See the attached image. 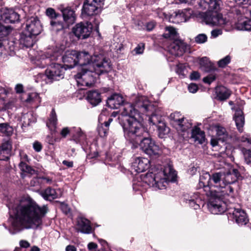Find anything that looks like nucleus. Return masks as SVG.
I'll return each mask as SVG.
<instances>
[{"mask_svg": "<svg viewBox=\"0 0 251 251\" xmlns=\"http://www.w3.org/2000/svg\"><path fill=\"white\" fill-rule=\"evenodd\" d=\"M231 58L230 56L227 55L224 58L220 60L218 62V66L220 67L224 68L226 67L230 62Z\"/></svg>", "mask_w": 251, "mask_h": 251, "instance_id": "nucleus-48", "label": "nucleus"}, {"mask_svg": "<svg viewBox=\"0 0 251 251\" xmlns=\"http://www.w3.org/2000/svg\"><path fill=\"white\" fill-rule=\"evenodd\" d=\"M163 36L165 38H175L177 36L176 29L172 26H166Z\"/></svg>", "mask_w": 251, "mask_h": 251, "instance_id": "nucleus-40", "label": "nucleus"}, {"mask_svg": "<svg viewBox=\"0 0 251 251\" xmlns=\"http://www.w3.org/2000/svg\"><path fill=\"white\" fill-rule=\"evenodd\" d=\"M179 113L176 112L170 115V118L174 122L176 129L179 131H185L191 127V124L187 120L182 118H178Z\"/></svg>", "mask_w": 251, "mask_h": 251, "instance_id": "nucleus-20", "label": "nucleus"}, {"mask_svg": "<svg viewBox=\"0 0 251 251\" xmlns=\"http://www.w3.org/2000/svg\"><path fill=\"white\" fill-rule=\"evenodd\" d=\"M61 51H54L50 56L45 55V63L52 61L62 59L63 65L67 69L74 68L76 65L81 67L80 71L75 75L78 86H91L95 82L97 75L107 73L111 69L108 60L102 55H91L88 52H78L76 50H67L61 56Z\"/></svg>", "mask_w": 251, "mask_h": 251, "instance_id": "nucleus-1", "label": "nucleus"}, {"mask_svg": "<svg viewBox=\"0 0 251 251\" xmlns=\"http://www.w3.org/2000/svg\"><path fill=\"white\" fill-rule=\"evenodd\" d=\"M11 149L12 145L11 142L9 141L4 142L0 146V160H8Z\"/></svg>", "mask_w": 251, "mask_h": 251, "instance_id": "nucleus-25", "label": "nucleus"}, {"mask_svg": "<svg viewBox=\"0 0 251 251\" xmlns=\"http://www.w3.org/2000/svg\"><path fill=\"white\" fill-rule=\"evenodd\" d=\"M126 103H124L123 97L118 94H114L109 97L107 100V105L112 109H117L122 105L121 112L122 111L124 106Z\"/></svg>", "mask_w": 251, "mask_h": 251, "instance_id": "nucleus-23", "label": "nucleus"}, {"mask_svg": "<svg viewBox=\"0 0 251 251\" xmlns=\"http://www.w3.org/2000/svg\"><path fill=\"white\" fill-rule=\"evenodd\" d=\"M40 183V177H34L30 181V185L32 186L39 185Z\"/></svg>", "mask_w": 251, "mask_h": 251, "instance_id": "nucleus-58", "label": "nucleus"}, {"mask_svg": "<svg viewBox=\"0 0 251 251\" xmlns=\"http://www.w3.org/2000/svg\"><path fill=\"white\" fill-rule=\"evenodd\" d=\"M87 100L93 106L98 105L101 101L100 93L97 91H90L87 94Z\"/></svg>", "mask_w": 251, "mask_h": 251, "instance_id": "nucleus-31", "label": "nucleus"}, {"mask_svg": "<svg viewBox=\"0 0 251 251\" xmlns=\"http://www.w3.org/2000/svg\"><path fill=\"white\" fill-rule=\"evenodd\" d=\"M183 15L186 22L191 18H195L198 21L206 25H214L223 24L224 21L221 19L220 15L216 13L209 15L207 13H202L199 10L194 11L191 8H185L181 10Z\"/></svg>", "mask_w": 251, "mask_h": 251, "instance_id": "nucleus-8", "label": "nucleus"}, {"mask_svg": "<svg viewBox=\"0 0 251 251\" xmlns=\"http://www.w3.org/2000/svg\"><path fill=\"white\" fill-rule=\"evenodd\" d=\"M216 75L214 74L209 75L208 76L203 78V81L205 83L210 84L216 79Z\"/></svg>", "mask_w": 251, "mask_h": 251, "instance_id": "nucleus-52", "label": "nucleus"}, {"mask_svg": "<svg viewBox=\"0 0 251 251\" xmlns=\"http://www.w3.org/2000/svg\"><path fill=\"white\" fill-rule=\"evenodd\" d=\"M72 127H65L63 128L60 131V134L62 138H65L68 134H71L72 135Z\"/></svg>", "mask_w": 251, "mask_h": 251, "instance_id": "nucleus-51", "label": "nucleus"}, {"mask_svg": "<svg viewBox=\"0 0 251 251\" xmlns=\"http://www.w3.org/2000/svg\"><path fill=\"white\" fill-rule=\"evenodd\" d=\"M93 29V25L90 22H80L76 24L72 28V32L79 39L88 38Z\"/></svg>", "mask_w": 251, "mask_h": 251, "instance_id": "nucleus-12", "label": "nucleus"}, {"mask_svg": "<svg viewBox=\"0 0 251 251\" xmlns=\"http://www.w3.org/2000/svg\"><path fill=\"white\" fill-rule=\"evenodd\" d=\"M207 41V36L204 33L198 34L195 38V41L197 44H203Z\"/></svg>", "mask_w": 251, "mask_h": 251, "instance_id": "nucleus-47", "label": "nucleus"}, {"mask_svg": "<svg viewBox=\"0 0 251 251\" xmlns=\"http://www.w3.org/2000/svg\"><path fill=\"white\" fill-rule=\"evenodd\" d=\"M176 174L173 168L168 165L152 167L146 175H142L140 179L144 183L155 189H165L169 182L176 180Z\"/></svg>", "mask_w": 251, "mask_h": 251, "instance_id": "nucleus-4", "label": "nucleus"}, {"mask_svg": "<svg viewBox=\"0 0 251 251\" xmlns=\"http://www.w3.org/2000/svg\"><path fill=\"white\" fill-rule=\"evenodd\" d=\"M187 48L186 43L180 40H176L170 45L169 51L174 55L180 56L185 52Z\"/></svg>", "mask_w": 251, "mask_h": 251, "instance_id": "nucleus-21", "label": "nucleus"}, {"mask_svg": "<svg viewBox=\"0 0 251 251\" xmlns=\"http://www.w3.org/2000/svg\"><path fill=\"white\" fill-rule=\"evenodd\" d=\"M25 29L28 34L36 36L41 33L42 26L37 17H31L26 21Z\"/></svg>", "mask_w": 251, "mask_h": 251, "instance_id": "nucleus-14", "label": "nucleus"}, {"mask_svg": "<svg viewBox=\"0 0 251 251\" xmlns=\"http://www.w3.org/2000/svg\"><path fill=\"white\" fill-rule=\"evenodd\" d=\"M223 31L220 29H215L211 31V37L212 38H215L218 37L219 35H222Z\"/></svg>", "mask_w": 251, "mask_h": 251, "instance_id": "nucleus-53", "label": "nucleus"}, {"mask_svg": "<svg viewBox=\"0 0 251 251\" xmlns=\"http://www.w3.org/2000/svg\"><path fill=\"white\" fill-rule=\"evenodd\" d=\"M199 62L201 70L205 72H210L214 69L213 64L206 57L200 58Z\"/></svg>", "mask_w": 251, "mask_h": 251, "instance_id": "nucleus-33", "label": "nucleus"}, {"mask_svg": "<svg viewBox=\"0 0 251 251\" xmlns=\"http://www.w3.org/2000/svg\"><path fill=\"white\" fill-rule=\"evenodd\" d=\"M135 106L139 109L140 112L144 113L149 117V122L153 125H160V123H163L161 119L160 109L151 104L146 97H138L136 99Z\"/></svg>", "mask_w": 251, "mask_h": 251, "instance_id": "nucleus-6", "label": "nucleus"}, {"mask_svg": "<svg viewBox=\"0 0 251 251\" xmlns=\"http://www.w3.org/2000/svg\"><path fill=\"white\" fill-rule=\"evenodd\" d=\"M19 167L22 171L31 175L34 174L35 172L33 169L23 161H21L19 164Z\"/></svg>", "mask_w": 251, "mask_h": 251, "instance_id": "nucleus-43", "label": "nucleus"}, {"mask_svg": "<svg viewBox=\"0 0 251 251\" xmlns=\"http://www.w3.org/2000/svg\"><path fill=\"white\" fill-rule=\"evenodd\" d=\"M20 15L12 8H2L0 10V20L6 24L16 23L19 21Z\"/></svg>", "mask_w": 251, "mask_h": 251, "instance_id": "nucleus-15", "label": "nucleus"}, {"mask_svg": "<svg viewBox=\"0 0 251 251\" xmlns=\"http://www.w3.org/2000/svg\"><path fill=\"white\" fill-rule=\"evenodd\" d=\"M183 66L179 64L177 66L176 72L179 75H183Z\"/></svg>", "mask_w": 251, "mask_h": 251, "instance_id": "nucleus-62", "label": "nucleus"}, {"mask_svg": "<svg viewBox=\"0 0 251 251\" xmlns=\"http://www.w3.org/2000/svg\"><path fill=\"white\" fill-rule=\"evenodd\" d=\"M224 167L225 170L223 171L225 174V178L227 185L232 184L236 182L239 177L240 174L238 171L232 168L228 164Z\"/></svg>", "mask_w": 251, "mask_h": 251, "instance_id": "nucleus-22", "label": "nucleus"}, {"mask_svg": "<svg viewBox=\"0 0 251 251\" xmlns=\"http://www.w3.org/2000/svg\"><path fill=\"white\" fill-rule=\"evenodd\" d=\"M50 25L52 27V29L57 32L62 30L64 28L63 23L58 20H51Z\"/></svg>", "mask_w": 251, "mask_h": 251, "instance_id": "nucleus-44", "label": "nucleus"}, {"mask_svg": "<svg viewBox=\"0 0 251 251\" xmlns=\"http://www.w3.org/2000/svg\"><path fill=\"white\" fill-rule=\"evenodd\" d=\"M228 218L234 220L238 225H245L248 222L246 213L240 208L231 209Z\"/></svg>", "mask_w": 251, "mask_h": 251, "instance_id": "nucleus-19", "label": "nucleus"}, {"mask_svg": "<svg viewBox=\"0 0 251 251\" xmlns=\"http://www.w3.org/2000/svg\"><path fill=\"white\" fill-rule=\"evenodd\" d=\"M57 123V116L54 109H52L49 120L46 123V125L50 130H55L56 127Z\"/></svg>", "mask_w": 251, "mask_h": 251, "instance_id": "nucleus-35", "label": "nucleus"}, {"mask_svg": "<svg viewBox=\"0 0 251 251\" xmlns=\"http://www.w3.org/2000/svg\"><path fill=\"white\" fill-rule=\"evenodd\" d=\"M76 229L81 233L89 234L92 231L90 222L87 219L79 217L77 219Z\"/></svg>", "mask_w": 251, "mask_h": 251, "instance_id": "nucleus-24", "label": "nucleus"}, {"mask_svg": "<svg viewBox=\"0 0 251 251\" xmlns=\"http://www.w3.org/2000/svg\"><path fill=\"white\" fill-rule=\"evenodd\" d=\"M0 132L7 136H11L13 132V129L6 123L0 124Z\"/></svg>", "mask_w": 251, "mask_h": 251, "instance_id": "nucleus-41", "label": "nucleus"}, {"mask_svg": "<svg viewBox=\"0 0 251 251\" xmlns=\"http://www.w3.org/2000/svg\"><path fill=\"white\" fill-rule=\"evenodd\" d=\"M211 180L212 175L211 176L209 173H203L200 176L199 188L201 189L202 191L205 192L206 195H209V194H211L212 192L216 191V190L211 189Z\"/></svg>", "mask_w": 251, "mask_h": 251, "instance_id": "nucleus-17", "label": "nucleus"}, {"mask_svg": "<svg viewBox=\"0 0 251 251\" xmlns=\"http://www.w3.org/2000/svg\"><path fill=\"white\" fill-rule=\"evenodd\" d=\"M72 136L73 140L76 143H81L85 141L86 135L80 127H72Z\"/></svg>", "mask_w": 251, "mask_h": 251, "instance_id": "nucleus-29", "label": "nucleus"}, {"mask_svg": "<svg viewBox=\"0 0 251 251\" xmlns=\"http://www.w3.org/2000/svg\"><path fill=\"white\" fill-rule=\"evenodd\" d=\"M14 216L9 219L10 230L14 234L24 227L36 229L42 224L43 218L49 211L47 205H39L30 197L22 198L13 209Z\"/></svg>", "mask_w": 251, "mask_h": 251, "instance_id": "nucleus-2", "label": "nucleus"}, {"mask_svg": "<svg viewBox=\"0 0 251 251\" xmlns=\"http://www.w3.org/2000/svg\"><path fill=\"white\" fill-rule=\"evenodd\" d=\"M50 50L47 52V54L42 55L41 59L44 61L43 65H47V64L45 63V59H43V58H45V55L50 56ZM53 61H52L49 63L50 66L46 70L45 74H39L38 75L37 79L45 80L46 83H48L55 80H59L64 77L65 71L66 68L63 65L53 62Z\"/></svg>", "mask_w": 251, "mask_h": 251, "instance_id": "nucleus-7", "label": "nucleus"}, {"mask_svg": "<svg viewBox=\"0 0 251 251\" xmlns=\"http://www.w3.org/2000/svg\"><path fill=\"white\" fill-rule=\"evenodd\" d=\"M224 191H214L211 193V194L206 195L209 197L207 207L212 214H222L224 213L227 209V201L233 202L234 196L231 198L230 195L224 194Z\"/></svg>", "mask_w": 251, "mask_h": 251, "instance_id": "nucleus-5", "label": "nucleus"}, {"mask_svg": "<svg viewBox=\"0 0 251 251\" xmlns=\"http://www.w3.org/2000/svg\"><path fill=\"white\" fill-rule=\"evenodd\" d=\"M145 49V45L143 43L139 44L134 49L133 52L135 54H141L144 52Z\"/></svg>", "mask_w": 251, "mask_h": 251, "instance_id": "nucleus-49", "label": "nucleus"}, {"mask_svg": "<svg viewBox=\"0 0 251 251\" xmlns=\"http://www.w3.org/2000/svg\"><path fill=\"white\" fill-rule=\"evenodd\" d=\"M200 77V74L199 72L197 71L193 72L190 75V78L191 80H196L199 79Z\"/></svg>", "mask_w": 251, "mask_h": 251, "instance_id": "nucleus-57", "label": "nucleus"}, {"mask_svg": "<svg viewBox=\"0 0 251 251\" xmlns=\"http://www.w3.org/2000/svg\"><path fill=\"white\" fill-rule=\"evenodd\" d=\"M244 159L247 164L251 166V147L249 148H243L242 150Z\"/></svg>", "mask_w": 251, "mask_h": 251, "instance_id": "nucleus-42", "label": "nucleus"}, {"mask_svg": "<svg viewBox=\"0 0 251 251\" xmlns=\"http://www.w3.org/2000/svg\"><path fill=\"white\" fill-rule=\"evenodd\" d=\"M42 197L46 200L51 201L59 197V194L54 189L48 187L40 192Z\"/></svg>", "mask_w": 251, "mask_h": 251, "instance_id": "nucleus-30", "label": "nucleus"}, {"mask_svg": "<svg viewBox=\"0 0 251 251\" xmlns=\"http://www.w3.org/2000/svg\"><path fill=\"white\" fill-rule=\"evenodd\" d=\"M46 15L51 19L56 18L58 15L55 12L54 9L52 8H48L46 10Z\"/></svg>", "mask_w": 251, "mask_h": 251, "instance_id": "nucleus-50", "label": "nucleus"}, {"mask_svg": "<svg viewBox=\"0 0 251 251\" xmlns=\"http://www.w3.org/2000/svg\"><path fill=\"white\" fill-rule=\"evenodd\" d=\"M158 136L160 138H164L170 132V128L164 123H160L157 126Z\"/></svg>", "mask_w": 251, "mask_h": 251, "instance_id": "nucleus-39", "label": "nucleus"}, {"mask_svg": "<svg viewBox=\"0 0 251 251\" xmlns=\"http://www.w3.org/2000/svg\"><path fill=\"white\" fill-rule=\"evenodd\" d=\"M147 154L150 156L157 155L161 153L160 147L151 138L145 135L141 139L138 146Z\"/></svg>", "mask_w": 251, "mask_h": 251, "instance_id": "nucleus-11", "label": "nucleus"}, {"mask_svg": "<svg viewBox=\"0 0 251 251\" xmlns=\"http://www.w3.org/2000/svg\"><path fill=\"white\" fill-rule=\"evenodd\" d=\"M196 9L199 10H206L204 13H207L210 15L214 13H216L218 15H220L221 19L224 21L223 24H217L214 25H209L210 26H223L226 27V30L228 31L230 29L229 25L230 23L227 21L225 18L223 17L222 14L219 13L218 10L220 8V4L217 0H199L197 1V4L195 6ZM203 13V12H202Z\"/></svg>", "mask_w": 251, "mask_h": 251, "instance_id": "nucleus-9", "label": "nucleus"}, {"mask_svg": "<svg viewBox=\"0 0 251 251\" xmlns=\"http://www.w3.org/2000/svg\"><path fill=\"white\" fill-rule=\"evenodd\" d=\"M211 183V189L216 188L218 189L217 191H224V194L230 195L232 198L234 196L233 189L230 185L226 184L225 178V174L223 171L215 173L212 175V180Z\"/></svg>", "mask_w": 251, "mask_h": 251, "instance_id": "nucleus-10", "label": "nucleus"}, {"mask_svg": "<svg viewBox=\"0 0 251 251\" xmlns=\"http://www.w3.org/2000/svg\"><path fill=\"white\" fill-rule=\"evenodd\" d=\"M155 24L153 22H150L147 24L146 27L148 30H151L154 27Z\"/></svg>", "mask_w": 251, "mask_h": 251, "instance_id": "nucleus-63", "label": "nucleus"}, {"mask_svg": "<svg viewBox=\"0 0 251 251\" xmlns=\"http://www.w3.org/2000/svg\"><path fill=\"white\" fill-rule=\"evenodd\" d=\"M201 200V198H200L197 194H194L193 196L191 197L190 199L187 200L186 202L194 209H197L200 207L198 202H199Z\"/></svg>", "mask_w": 251, "mask_h": 251, "instance_id": "nucleus-38", "label": "nucleus"}, {"mask_svg": "<svg viewBox=\"0 0 251 251\" xmlns=\"http://www.w3.org/2000/svg\"><path fill=\"white\" fill-rule=\"evenodd\" d=\"M20 156L21 157V161L24 162L25 161H28V156L24 151H20Z\"/></svg>", "mask_w": 251, "mask_h": 251, "instance_id": "nucleus-60", "label": "nucleus"}, {"mask_svg": "<svg viewBox=\"0 0 251 251\" xmlns=\"http://www.w3.org/2000/svg\"><path fill=\"white\" fill-rule=\"evenodd\" d=\"M20 245L22 248H27L30 246V244L25 240H21L20 242Z\"/></svg>", "mask_w": 251, "mask_h": 251, "instance_id": "nucleus-61", "label": "nucleus"}, {"mask_svg": "<svg viewBox=\"0 0 251 251\" xmlns=\"http://www.w3.org/2000/svg\"><path fill=\"white\" fill-rule=\"evenodd\" d=\"M26 100L28 102H40L41 101L38 94L35 92H33L29 94L28 98H27Z\"/></svg>", "mask_w": 251, "mask_h": 251, "instance_id": "nucleus-45", "label": "nucleus"}, {"mask_svg": "<svg viewBox=\"0 0 251 251\" xmlns=\"http://www.w3.org/2000/svg\"><path fill=\"white\" fill-rule=\"evenodd\" d=\"M234 120L238 130L240 132H242L243 127L245 124V118L243 111L240 109H237L235 111L234 116Z\"/></svg>", "mask_w": 251, "mask_h": 251, "instance_id": "nucleus-28", "label": "nucleus"}, {"mask_svg": "<svg viewBox=\"0 0 251 251\" xmlns=\"http://www.w3.org/2000/svg\"><path fill=\"white\" fill-rule=\"evenodd\" d=\"M33 148L36 152H40L42 149V145L39 142L35 141L33 144Z\"/></svg>", "mask_w": 251, "mask_h": 251, "instance_id": "nucleus-55", "label": "nucleus"}, {"mask_svg": "<svg viewBox=\"0 0 251 251\" xmlns=\"http://www.w3.org/2000/svg\"><path fill=\"white\" fill-rule=\"evenodd\" d=\"M66 251H76V249L73 245H68L66 248Z\"/></svg>", "mask_w": 251, "mask_h": 251, "instance_id": "nucleus-64", "label": "nucleus"}, {"mask_svg": "<svg viewBox=\"0 0 251 251\" xmlns=\"http://www.w3.org/2000/svg\"><path fill=\"white\" fill-rule=\"evenodd\" d=\"M62 14L64 21L68 25L72 24L75 21L74 11L70 8L64 9L62 11Z\"/></svg>", "mask_w": 251, "mask_h": 251, "instance_id": "nucleus-32", "label": "nucleus"}, {"mask_svg": "<svg viewBox=\"0 0 251 251\" xmlns=\"http://www.w3.org/2000/svg\"><path fill=\"white\" fill-rule=\"evenodd\" d=\"M183 15L181 10H179L170 15L168 18V20L170 22L176 24L185 22H186L185 19Z\"/></svg>", "mask_w": 251, "mask_h": 251, "instance_id": "nucleus-36", "label": "nucleus"}, {"mask_svg": "<svg viewBox=\"0 0 251 251\" xmlns=\"http://www.w3.org/2000/svg\"><path fill=\"white\" fill-rule=\"evenodd\" d=\"M217 97L220 100H224L229 98L230 95V91L224 86L218 87L216 89Z\"/></svg>", "mask_w": 251, "mask_h": 251, "instance_id": "nucleus-37", "label": "nucleus"}, {"mask_svg": "<svg viewBox=\"0 0 251 251\" xmlns=\"http://www.w3.org/2000/svg\"><path fill=\"white\" fill-rule=\"evenodd\" d=\"M150 166V161L146 158L136 157L131 163V172L132 174L140 173L148 169Z\"/></svg>", "mask_w": 251, "mask_h": 251, "instance_id": "nucleus-16", "label": "nucleus"}, {"mask_svg": "<svg viewBox=\"0 0 251 251\" xmlns=\"http://www.w3.org/2000/svg\"><path fill=\"white\" fill-rule=\"evenodd\" d=\"M15 90L17 94H21L24 92V86L21 84H18L15 87Z\"/></svg>", "mask_w": 251, "mask_h": 251, "instance_id": "nucleus-59", "label": "nucleus"}, {"mask_svg": "<svg viewBox=\"0 0 251 251\" xmlns=\"http://www.w3.org/2000/svg\"><path fill=\"white\" fill-rule=\"evenodd\" d=\"M214 128L216 132L218 140L224 142L227 139L228 135L225 127L220 125H217L215 126Z\"/></svg>", "mask_w": 251, "mask_h": 251, "instance_id": "nucleus-34", "label": "nucleus"}, {"mask_svg": "<svg viewBox=\"0 0 251 251\" xmlns=\"http://www.w3.org/2000/svg\"><path fill=\"white\" fill-rule=\"evenodd\" d=\"M188 89L190 93H195L198 90V87L196 84L191 83L188 85Z\"/></svg>", "mask_w": 251, "mask_h": 251, "instance_id": "nucleus-56", "label": "nucleus"}, {"mask_svg": "<svg viewBox=\"0 0 251 251\" xmlns=\"http://www.w3.org/2000/svg\"><path fill=\"white\" fill-rule=\"evenodd\" d=\"M108 130V127L105 126L104 124H101L98 127V133L101 137H104L107 136Z\"/></svg>", "mask_w": 251, "mask_h": 251, "instance_id": "nucleus-46", "label": "nucleus"}, {"mask_svg": "<svg viewBox=\"0 0 251 251\" xmlns=\"http://www.w3.org/2000/svg\"><path fill=\"white\" fill-rule=\"evenodd\" d=\"M136 107L131 103L124 105L119 117V123L123 128L124 136L126 140L136 148L141 139L148 133L143 124L137 120L139 116Z\"/></svg>", "mask_w": 251, "mask_h": 251, "instance_id": "nucleus-3", "label": "nucleus"}, {"mask_svg": "<svg viewBox=\"0 0 251 251\" xmlns=\"http://www.w3.org/2000/svg\"><path fill=\"white\" fill-rule=\"evenodd\" d=\"M237 21L235 24V28L238 30L251 31V20L241 14V10H236Z\"/></svg>", "mask_w": 251, "mask_h": 251, "instance_id": "nucleus-18", "label": "nucleus"}, {"mask_svg": "<svg viewBox=\"0 0 251 251\" xmlns=\"http://www.w3.org/2000/svg\"><path fill=\"white\" fill-rule=\"evenodd\" d=\"M104 0H86L84 2L82 9V14L87 16H93L97 14L100 9L104 4Z\"/></svg>", "mask_w": 251, "mask_h": 251, "instance_id": "nucleus-13", "label": "nucleus"}, {"mask_svg": "<svg viewBox=\"0 0 251 251\" xmlns=\"http://www.w3.org/2000/svg\"><path fill=\"white\" fill-rule=\"evenodd\" d=\"M191 138L195 142L201 144L205 141V134L200 128L195 127L192 130Z\"/></svg>", "mask_w": 251, "mask_h": 251, "instance_id": "nucleus-27", "label": "nucleus"}, {"mask_svg": "<svg viewBox=\"0 0 251 251\" xmlns=\"http://www.w3.org/2000/svg\"><path fill=\"white\" fill-rule=\"evenodd\" d=\"M8 30L6 27L0 25V38L5 37L8 34Z\"/></svg>", "mask_w": 251, "mask_h": 251, "instance_id": "nucleus-54", "label": "nucleus"}, {"mask_svg": "<svg viewBox=\"0 0 251 251\" xmlns=\"http://www.w3.org/2000/svg\"><path fill=\"white\" fill-rule=\"evenodd\" d=\"M34 35H31L25 32L21 35L20 43L26 48L32 47L35 43Z\"/></svg>", "mask_w": 251, "mask_h": 251, "instance_id": "nucleus-26", "label": "nucleus"}]
</instances>
